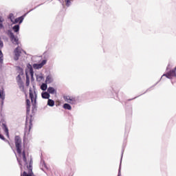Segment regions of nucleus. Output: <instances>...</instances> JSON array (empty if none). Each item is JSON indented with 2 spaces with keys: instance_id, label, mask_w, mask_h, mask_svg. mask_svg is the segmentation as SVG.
Listing matches in <instances>:
<instances>
[{
  "instance_id": "obj_44",
  "label": "nucleus",
  "mask_w": 176,
  "mask_h": 176,
  "mask_svg": "<svg viewBox=\"0 0 176 176\" xmlns=\"http://www.w3.org/2000/svg\"><path fill=\"white\" fill-rule=\"evenodd\" d=\"M21 52H23V53H24L25 54H27V52L25 51H24V50H21Z\"/></svg>"
},
{
  "instance_id": "obj_35",
  "label": "nucleus",
  "mask_w": 176,
  "mask_h": 176,
  "mask_svg": "<svg viewBox=\"0 0 176 176\" xmlns=\"http://www.w3.org/2000/svg\"><path fill=\"white\" fill-rule=\"evenodd\" d=\"M69 98H71V96H64V100H65V101H67V102H71V101H69Z\"/></svg>"
},
{
  "instance_id": "obj_19",
  "label": "nucleus",
  "mask_w": 176,
  "mask_h": 176,
  "mask_svg": "<svg viewBox=\"0 0 176 176\" xmlns=\"http://www.w3.org/2000/svg\"><path fill=\"white\" fill-rule=\"evenodd\" d=\"M32 175H34V173H32V172H30V170H28V173H27V172L25 171H23V173L21 174V176H32Z\"/></svg>"
},
{
  "instance_id": "obj_27",
  "label": "nucleus",
  "mask_w": 176,
  "mask_h": 176,
  "mask_svg": "<svg viewBox=\"0 0 176 176\" xmlns=\"http://www.w3.org/2000/svg\"><path fill=\"white\" fill-rule=\"evenodd\" d=\"M0 99L2 100V104H3V100H5V96H3V91H0Z\"/></svg>"
},
{
  "instance_id": "obj_33",
  "label": "nucleus",
  "mask_w": 176,
  "mask_h": 176,
  "mask_svg": "<svg viewBox=\"0 0 176 176\" xmlns=\"http://www.w3.org/2000/svg\"><path fill=\"white\" fill-rule=\"evenodd\" d=\"M34 9H36V7H35L33 9H31L29 12L25 13L23 16H21V17H23V19L25 17V16H27V14H28V13H30V12H32V10H34Z\"/></svg>"
},
{
  "instance_id": "obj_42",
  "label": "nucleus",
  "mask_w": 176,
  "mask_h": 176,
  "mask_svg": "<svg viewBox=\"0 0 176 176\" xmlns=\"http://www.w3.org/2000/svg\"><path fill=\"white\" fill-rule=\"evenodd\" d=\"M170 69V63H168V66L166 67V71H168Z\"/></svg>"
},
{
  "instance_id": "obj_14",
  "label": "nucleus",
  "mask_w": 176,
  "mask_h": 176,
  "mask_svg": "<svg viewBox=\"0 0 176 176\" xmlns=\"http://www.w3.org/2000/svg\"><path fill=\"white\" fill-rule=\"evenodd\" d=\"M21 155H22L23 160L25 163V166H27V164H28V162H27V157L25 156V150H23V152L21 151Z\"/></svg>"
},
{
  "instance_id": "obj_32",
  "label": "nucleus",
  "mask_w": 176,
  "mask_h": 176,
  "mask_svg": "<svg viewBox=\"0 0 176 176\" xmlns=\"http://www.w3.org/2000/svg\"><path fill=\"white\" fill-rule=\"evenodd\" d=\"M8 19H10L11 23H13L14 22V21H13V14H12V13H11V14H9Z\"/></svg>"
},
{
  "instance_id": "obj_9",
  "label": "nucleus",
  "mask_w": 176,
  "mask_h": 176,
  "mask_svg": "<svg viewBox=\"0 0 176 176\" xmlns=\"http://www.w3.org/2000/svg\"><path fill=\"white\" fill-rule=\"evenodd\" d=\"M30 107H31V101L30 100V99H26V112H27V113H30Z\"/></svg>"
},
{
  "instance_id": "obj_10",
  "label": "nucleus",
  "mask_w": 176,
  "mask_h": 176,
  "mask_svg": "<svg viewBox=\"0 0 176 176\" xmlns=\"http://www.w3.org/2000/svg\"><path fill=\"white\" fill-rule=\"evenodd\" d=\"M24 20V16H19L14 19L13 24H17V23H19V24H21Z\"/></svg>"
},
{
  "instance_id": "obj_47",
  "label": "nucleus",
  "mask_w": 176,
  "mask_h": 176,
  "mask_svg": "<svg viewBox=\"0 0 176 176\" xmlns=\"http://www.w3.org/2000/svg\"><path fill=\"white\" fill-rule=\"evenodd\" d=\"M163 76H163V75H162V77H161V78H163Z\"/></svg>"
},
{
  "instance_id": "obj_30",
  "label": "nucleus",
  "mask_w": 176,
  "mask_h": 176,
  "mask_svg": "<svg viewBox=\"0 0 176 176\" xmlns=\"http://www.w3.org/2000/svg\"><path fill=\"white\" fill-rule=\"evenodd\" d=\"M3 19H2V16H0V30H2V28H4L3 24Z\"/></svg>"
},
{
  "instance_id": "obj_45",
  "label": "nucleus",
  "mask_w": 176,
  "mask_h": 176,
  "mask_svg": "<svg viewBox=\"0 0 176 176\" xmlns=\"http://www.w3.org/2000/svg\"><path fill=\"white\" fill-rule=\"evenodd\" d=\"M38 6H41V5L37 6L36 8H38Z\"/></svg>"
},
{
  "instance_id": "obj_28",
  "label": "nucleus",
  "mask_w": 176,
  "mask_h": 176,
  "mask_svg": "<svg viewBox=\"0 0 176 176\" xmlns=\"http://www.w3.org/2000/svg\"><path fill=\"white\" fill-rule=\"evenodd\" d=\"M69 101H70V102H69V104H75V102H76V98H74V97H72V98H71L70 97V98H69Z\"/></svg>"
},
{
  "instance_id": "obj_5",
  "label": "nucleus",
  "mask_w": 176,
  "mask_h": 176,
  "mask_svg": "<svg viewBox=\"0 0 176 176\" xmlns=\"http://www.w3.org/2000/svg\"><path fill=\"white\" fill-rule=\"evenodd\" d=\"M21 50L22 48L19 47V46L15 48L14 50V61H18L19 58H20V56L21 54Z\"/></svg>"
},
{
  "instance_id": "obj_23",
  "label": "nucleus",
  "mask_w": 176,
  "mask_h": 176,
  "mask_svg": "<svg viewBox=\"0 0 176 176\" xmlns=\"http://www.w3.org/2000/svg\"><path fill=\"white\" fill-rule=\"evenodd\" d=\"M47 105L49 107H54V100H53L52 99H48Z\"/></svg>"
},
{
  "instance_id": "obj_40",
  "label": "nucleus",
  "mask_w": 176,
  "mask_h": 176,
  "mask_svg": "<svg viewBox=\"0 0 176 176\" xmlns=\"http://www.w3.org/2000/svg\"><path fill=\"white\" fill-rule=\"evenodd\" d=\"M4 142H7L10 146H12V144H10V142L9 140H6V141H4Z\"/></svg>"
},
{
  "instance_id": "obj_37",
  "label": "nucleus",
  "mask_w": 176,
  "mask_h": 176,
  "mask_svg": "<svg viewBox=\"0 0 176 176\" xmlns=\"http://www.w3.org/2000/svg\"><path fill=\"white\" fill-rule=\"evenodd\" d=\"M43 78V76H36V79H37V80H38V82H41V80H42Z\"/></svg>"
},
{
  "instance_id": "obj_1",
  "label": "nucleus",
  "mask_w": 176,
  "mask_h": 176,
  "mask_svg": "<svg viewBox=\"0 0 176 176\" xmlns=\"http://www.w3.org/2000/svg\"><path fill=\"white\" fill-rule=\"evenodd\" d=\"M32 116L30 117L26 116L25 120V127L24 131V136L28 135L30 134V131H31V129L32 128Z\"/></svg>"
},
{
  "instance_id": "obj_3",
  "label": "nucleus",
  "mask_w": 176,
  "mask_h": 176,
  "mask_svg": "<svg viewBox=\"0 0 176 176\" xmlns=\"http://www.w3.org/2000/svg\"><path fill=\"white\" fill-rule=\"evenodd\" d=\"M14 142H15V146H16V152L17 153H19L20 155H21V148H22V145H21V138H20V136L19 135H16L14 137Z\"/></svg>"
},
{
  "instance_id": "obj_39",
  "label": "nucleus",
  "mask_w": 176,
  "mask_h": 176,
  "mask_svg": "<svg viewBox=\"0 0 176 176\" xmlns=\"http://www.w3.org/2000/svg\"><path fill=\"white\" fill-rule=\"evenodd\" d=\"M30 76H31V80L32 81H34V72H32V73H30Z\"/></svg>"
},
{
  "instance_id": "obj_48",
  "label": "nucleus",
  "mask_w": 176,
  "mask_h": 176,
  "mask_svg": "<svg viewBox=\"0 0 176 176\" xmlns=\"http://www.w3.org/2000/svg\"><path fill=\"white\" fill-rule=\"evenodd\" d=\"M16 157H17V155H16ZM18 157H16V159H17Z\"/></svg>"
},
{
  "instance_id": "obj_13",
  "label": "nucleus",
  "mask_w": 176,
  "mask_h": 176,
  "mask_svg": "<svg viewBox=\"0 0 176 176\" xmlns=\"http://www.w3.org/2000/svg\"><path fill=\"white\" fill-rule=\"evenodd\" d=\"M41 168L43 171V168H47V166L46 165V163H45V160L41 157Z\"/></svg>"
},
{
  "instance_id": "obj_21",
  "label": "nucleus",
  "mask_w": 176,
  "mask_h": 176,
  "mask_svg": "<svg viewBox=\"0 0 176 176\" xmlns=\"http://www.w3.org/2000/svg\"><path fill=\"white\" fill-rule=\"evenodd\" d=\"M41 89L43 91H46V90H47V83H43L41 86Z\"/></svg>"
},
{
  "instance_id": "obj_29",
  "label": "nucleus",
  "mask_w": 176,
  "mask_h": 176,
  "mask_svg": "<svg viewBox=\"0 0 176 176\" xmlns=\"http://www.w3.org/2000/svg\"><path fill=\"white\" fill-rule=\"evenodd\" d=\"M3 130L6 133V135H7L8 138H9V129L8 127H6Z\"/></svg>"
},
{
  "instance_id": "obj_25",
  "label": "nucleus",
  "mask_w": 176,
  "mask_h": 176,
  "mask_svg": "<svg viewBox=\"0 0 176 176\" xmlns=\"http://www.w3.org/2000/svg\"><path fill=\"white\" fill-rule=\"evenodd\" d=\"M26 75V86L28 87L30 86V76H28V73L27 72H25Z\"/></svg>"
},
{
  "instance_id": "obj_16",
  "label": "nucleus",
  "mask_w": 176,
  "mask_h": 176,
  "mask_svg": "<svg viewBox=\"0 0 176 176\" xmlns=\"http://www.w3.org/2000/svg\"><path fill=\"white\" fill-rule=\"evenodd\" d=\"M12 30L14 32H16V34H19L20 31V25H15L12 27Z\"/></svg>"
},
{
  "instance_id": "obj_46",
  "label": "nucleus",
  "mask_w": 176,
  "mask_h": 176,
  "mask_svg": "<svg viewBox=\"0 0 176 176\" xmlns=\"http://www.w3.org/2000/svg\"><path fill=\"white\" fill-rule=\"evenodd\" d=\"M163 76H163V75H162V77H161V78H163Z\"/></svg>"
},
{
  "instance_id": "obj_36",
  "label": "nucleus",
  "mask_w": 176,
  "mask_h": 176,
  "mask_svg": "<svg viewBox=\"0 0 176 176\" xmlns=\"http://www.w3.org/2000/svg\"><path fill=\"white\" fill-rule=\"evenodd\" d=\"M66 6L69 7L71 6V0H65Z\"/></svg>"
},
{
  "instance_id": "obj_38",
  "label": "nucleus",
  "mask_w": 176,
  "mask_h": 176,
  "mask_svg": "<svg viewBox=\"0 0 176 176\" xmlns=\"http://www.w3.org/2000/svg\"><path fill=\"white\" fill-rule=\"evenodd\" d=\"M0 140H2V141H7L6 138H5V136L3 135L0 133Z\"/></svg>"
},
{
  "instance_id": "obj_2",
  "label": "nucleus",
  "mask_w": 176,
  "mask_h": 176,
  "mask_svg": "<svg viewBox=\"0 0 176 176\" xmlns=\"http://www.w3.org/2000/svg\"><path fill=\"white\" fill-rule=\"evenodd\" d=\"M32 92V89L30 88L29 90V97L32 101V112H35L36 111V92L34 91Z\"/></svg>"
},
{
  "instance_id": "obj_43",
  "label": "nucleus",
  "mask_w": 176,
  "mask_h": 176,
  "mask_svg": "<svg viewBox=\"0 0 176 176\" xmlns=\"http://www.w3.org/2000/svg\"><path fill=\"white\" fill-rule=\"evenodd\" d=\"M138 96H136L133 98H131V99H129L128 101H132V100H135V98H137Z\"/></svg>"
},
{
  "instance_id": "obj_31",
  "label": "nucleus",
  "mask_w": 176,
  "mask_h": 176,
  "mask_svg": "<svg viewBox=\"0 0 176 176\" xmlns=\"http://www.w3.org/2000/svg\"><path fill=\"white\" fill-rule=\"evenodd\" d=\"M16 80L17 82H22L23 80H21V75L19 74L16 77Z\"/></svg>"
},
{
  "instance_id": "obj_11",
  "label": "nucleus",
  "mask_w": 176,
  "mask_h": 176,
  "mask_svg": "<svg viewBox=\"0 0 176 176\" xmlns=\"http://www.w3.org/2000/svg\"><path fill=\"white\" fill-rule=\"evenodd\" d=\"M41 97L45 100H49V98H50V94H49L47 91L42 92Z\"/></svg>"
},
{
  "instance_id": "obj_24",
  "label": "nucleus",
  "mask_w": 176,
  "mask_h": 176,
  "mask_svg": "<svg viewBox=\"0 0 176 176\" xmlns=\"http://www.w3.org/2000/svg\"><path fill=\"white\" fill-rule=\"evenodd\" d=\"M27 68L29 69L30 74L34 72V68H32V65H31V64L28 63L27 65Z\"/></svg>"
},
{
  "instance_id": "obj_17",
  "label": "nucleus",
  "mask_w": 176,
  "mask_h": 176,
  "mask_svg": "<svg viewBox=\"0 0 176 176\" xmlns=\"http://www.w3.org/2000/svg\"><path fill=\"white\" fill-rule=\"evenodd\" d=\"M16 69L17 73L19 74V75L23 76L24 74V72L23 70V68H21V67L16 66Z\"/></svg>"
},
{
  "instance_id": "obj_6",
  "label": "nucleus",
  "mask_w": 176,
  "mask_h": 176,
  "mask_svg": "<svg viewBox=\"0 0 176 176\" xmlns=\"http://www.w3.org/2000/svg\"><path fill=\"white\" fill-rule=\"evenodd\" d=\"M3 47V41L0 37V64H3V53H2V50H1Z\"/></svg>"
},
{
  "instance_id": "obj_12",
  "label": "nucleus",
  "mask_w": 176,
  "mask_h": 176,
  "mask_svg": "<svg viewBox=\"0 0 176 176\" xmlns=\"http://www.w3.org/2000/svg\"><path fill=\"white\" fill-rule=\"evenodd\" d=\"M32 164H33L32 158H31L29 165L28 164L25 165L26 166V168H28V170H29V171L30 173H32Z\"/></svg>"
},
{
  "instance_id": "obj_20",
  "label": "nucleus",
  "mask_w": 176,
  "mask_h": 176,
  "mask_svg": "<svg viewBox=\"0 0 176 176\" xmlns=\"http://www.w3.org/2000/svg\"><path fill=\"white\" fill-rule=\"evenodd\" d=\"M63 108L64 109H67L68 111H71V109H72V107H71V104L68 103H65L63 104Z\"/></svg>"
},
{
  "instance_id": "obj_41",
  "label": "nucleus",
  "mask_w": 176,
  "mask_h": 176,
  "mask_svg": "<svg viewBox=\"0 0 176 176\" xmlns=\"http://www.w3.org/2000/svg\"><path fill=\"white\" fill-rule=\"evenodd\" d=\"M4 142H7L10 146H12V144H10V142L9 140H6V141H4Z\"/></svg>"
},
{
  "instance_id": "obj_34",
  "label": "nucleus",
  "mask_w": 176,
  "mask_h": 176,
  "mask_svg": "<svg viewBox=\"0 0 176 176\" xmlns=\"http://www.w3.org/2000/svg\"><path fill=\"white\" fill-rule=\"evenodd\" d=\"M16 160H17V162H18L19 166H20V168H21V170H23V165L21 164V160H20V159H19V158H16Z\"/></svg>"
},
{
  "instance_id": "obj_26",
  "label": "nucleus",
  "mask_w": 176,
  "mask_h": 176,
  "mask_svg": "<svg viewBox=\"0 0 176 176\" xmlns=\"http://www.w3.org/2000/svg\"><path fill=\"white\" fill-rule=\"evenodd\" d=\"M17 83L19 89H22L23 90H24V82H23V81H19Z\"/></svg>"
},
{
  "instance_id": "obj_8",
  "label": "nucleus",
  "mask_w": 176,
  "mask_h": 176,
  "mask_svg": "<svg viewBox=\"0 0 176 176\" xmlns=\"http://www.w3.org/2000/svg\"><path fill=\"white\" fill-rule=\"evenodd\" d=\"M124 153V147L122 148V153H121V159H120V166H119V169H118V176H121L122 175V173H121V170H122V160L123 159V154Z\"/></svg>"
},
{
  "instance_id": "obj_7",
  "label": "nucleus",
  "mask_w": 176,
  "mask_h": 176,
  "mask_svg": "<svg viewBox=\"0 0 176 176\" xmlns=\"http://www.w3.org/2000/svg\"><path fill=\"white\" fill-rule=\"evenodd\" d=\"M45 64H46V60H43L41 63L33 64V68H34V69H41Z\"/></svg>"
},
{
  "instance_id": "obj_15",
  "label": "nucleus",
  "mask_w": 176,
  "mask_h": 176,
  "mask_svg": "<svg viewBox=\"0 0 176 176\" xmlns=\"http://www.w3.org/2000/svg\"><path fill=\"white\" fill-rule=\"evenodd\" d=\"M47 92L49 93V94H54L57 93V91H56L54 88H53V87H49L47 88Z\"/></svg>"
},
{
  "instance_id": "obj_4",
  "label": "nucleus",
  "mask_w": 176,
  "mask_h": 176,
  "mask_svg": "<svg viewBox=\"0 0 176 176\" xmlns=\"http://www.w3.org/2000/svg\"><path fill=\"white\" fill-rule=\"evenodd\" d=\"M7 35L10 37V39L14 45H19V38L17 36H14V34H13V32L12 30H8Z\"/></svg>"
},
{
  "instance_id": "obj_18",
  "label": "nucleus",
  "mask_w": 176,
  "mask_h": 176,
  "mask_svg": "<svg viewBox=\"0 0 176 176\" xmlns=\"http://www.w3.org/2000/svg\"><path fill=\"white\" fill-rule=\"evenodd\" d=\"M45 82L48 84L53 83V78L52 76L49 75L46 77Z\"/></svg>"
},
{
  "instance_id": "obj_22",
  "label": "nucleus",
  "mask_w": 176,
  "mask_h": 176,
  "mask_svg": "<svg viewBox=\"0 0 176 176\" xmlns=\"http://www.w3.org/2000/svg\"><path fill=\"white\" fill-rule=\"evenodd\" d=\"M0 123H1L2 124V129H6V127H8V126L6 125V121H5V119L1 118Z\"/></svg>"
}]
</instances>
